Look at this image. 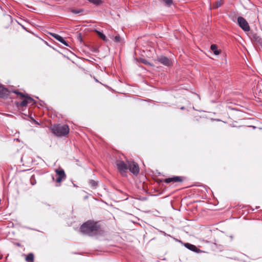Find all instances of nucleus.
<instances>
[{"instance_id":"1","label":"nucleus","mask_w":262,"mask_h":262,"mask_svg":"<svg viewBox=\"0 0 262 262\" xmlns=\"http://www.w3.org/2000/svg\"><path fill=\"white\" fill-rule=\"evenodd\" d=\"M80 230L84 235L93 236L99 233L100 226L96 222L88 221L80 226Z\"/></svg>"},{"instance_id":"2","label":"nucleus","mask_w":262,"mask_h":262,"mask_svg":"<svg viewBox=\"0 0 262 262\" xmlns=\"http://www.w3.org/2000/svg\"><path fill=\"white\" fill-rule=\"evenodd\" d=\"M52 133L57 136H64L69 133V127L67 125L54 124L51 127Z\"/></svg>"},{"instance_id":"3","label":"nucleus","mask_w":262,"mask_h":262,"mask_svg":"<svg viewBox=\"0 0 262 262\" xmlns=\"http://www.w3.org/2000/svg\"><path fill=\"white\" fill-rule=\"evenodd\" d=\"M128 161H126L127 163L121 160H117L116 161L118 170L122 176H126V171L128 169Z\"/></svg>"},{"instance_id":"4","label":"nucleus","mask_w":262,"mask_h":262,"mask_svg":"<svg viewBox=\"0 0 262 262\" xmlns=\"http://www.w3.org/2000/svg\"><path fill=\"white\" fill-rule=\"evenodd\" d=\"M237 23L239 26L245 32H248L250 30V26L247 20L243 17L239 16L237 18Z\"/></svg>"},{"instance_id":"5","label":"nucleus","mask_w":262,"mask_h":262,"mask_svg":"<svg viewBox=\"0 0 262 262\" xmlns=\"http://www.w3.org/2000/svg\"><path fill=\"white\" fill-rule=\"evenodd\" d=\"M128 169L135 176H137L139 172L138 164L133 161H128Z\"/></svg>"},{"instance_id":"6","label":"nucleus","mask_w":262,"mask_h":262,"mask_svg":"<svg viewBox=\"0 0 262 262\" xmlns=\"http://www.w3.org/2000/svg\"><path fill=\"white\" fill-rule=\"evenodd\" d=\"M55 171L57 175L55 181L57 183H60L63 180L66 179V175L63 169H56Z\"/></svg>"},{"instance_id":"7","label":"nucleus","mask_w":262,"mask_h":262,"mask_svg":"<svg viewBox=\"0 0 262 262\" xmlns=\"http://www.w3.org/2000/svg\"><path fill=\"white\" fill-rule=\"evenodd\" d=\"M11 91L3 85H0V98L5 99L8 97Z\"/></svg>"},{"instance_id":"8","label":"nucleus","mask_w":262,"mask_h":262,"mask_svg":"<svg viewBox=\"0 0 262 262\" xmlns=\"http://www.w3.org/2000/svg\"><path fill=\"white\" fill-rule=\"evenodd\" d=\"M158 61L166 66H169L171 64L169 58L164 56H159L158 57Z\"/></svg>"},{"instance_id":"9","label":"nucleus","mask_w":262,"mask_h":262,"mask_svg":"<svg viewBox=\"0 0 262 262\" xmlns=\"http://www.w3.org/2000/svg\"><path fill=\"white\" fill-rule=\"evenodd\" d=\"M183 180L181 177L174 176L172 178L165 179L164 182L166 183H170V182H181Z\"/></svg>"},{"instance_id":"10","label":"nucleus","mask_w":262,"mask_h":262,"mask_svg":"<svg viewBox=\"0 0 262 262\" xmlns=\"http://www.w3.org/2000/svg\"><path fill=\"white\" fill-rule=\"evenodd\" d=\"M54 38H55L56 39H57L58 41L60 42L61 43H63L64 45L69 47V43L67 41H66L64 38L60 36L58 34H55V33H51L50 34Z\"/></svg>"},{"instance_id":"11","label":"nucleus","mask_w":262,"mask_h":262,"mask_svg":"<svg viewBox=\"0 0 262 262\" xmlns=\"http://www.w3.org/2000/svg\"><path fill=\"white\" fill-rule=\"evenodd\" d=\"M186 248H187L188 249L190 250V251H192L193 252H195L196 253H200V252H202V250H201L200 249H198L195 245L189 244V243H185L184 244Z\"/></svg>"},{"instance_id":"12","label":"nucleus","mask_w":262,"mask_h":262,"mask_svg":"<svg viewBox=\"0 0 262 262\" xmlns=\"http://www.w3.org/2000/svg\"><path fill=\"white\" fill-rule=\"evenodd\" d=\"M23 100L21 101L19 103H17V106H20L21 107L26 106L28 104V100L27 96L23 98Z\"/></svg>"},{"instance_id":"13","label":"nucleus","mask_w":262,"mask_h":262,"mask_svg":"<svg viewBox=\"0 0 262 262\" xmlns=\"http://www.w3.org/2000/svg\"><path fill=\"white\" fill-rule=\"evenodd\" d=\"M210 49L215 55H219L220 54V52L218 50L217 46L216 45H211Z\"/></svg>"},{"instance_id":"14","label":"nucleus","mask_w":262,"mask_h":262,"mask_svg":"<svg viewBox=\"0 0 262 262\" xmlns=\"http://www.w3.org/2000/svg\"><path fill=\"white\" fill-rule=\"evenodd\" d=\"M34 254L32 253H29L26 257V260L27 262H33L34 260Z\"/></svg>"},{"instance_id":"15","label":"nucleus","mask_w":262,"mask_h":262,"mask_svg":"<svg viewBox=\"0 0 262 262\" xmlns=\"http://www.w3.org/2000/svg\"><path fill=\"white\" fill-rule=\"evenodd\" d=\"M222 3L221 2V0L217 1L212 4V8L213 9H217L221 6Z\"/></svg>"},{"instance_id":"16","label":"nucleus","mask_w":262,"mask_h":262,"mask_svg":"<svg viewBox=\"0 0 262 262\" xmlns=\"http://www.w3.org/2000/svg\"><path fill=\"white\" fill-rule=\"evenodd\" d=\"M12 92L17 94V95H19L20 96V99H23L24 98L26 97L27 96V94H24L23 93L18 92L17 90L12 91Z\"/></svg>"},{"instance_id":"17","label":"nucleus","mask_w":262,"mask_h":262,"mask_svg":"<svg viewBox=\"0 0 262 262\" xmlns=\"http://www.w3.org/2000/svg\"><path fill=\"white\" fill-rule=\"evenodd\" d=\"M27 98L28 102V104L30 105H33L35 103V101L31 97L27 94Z\"/></svg>"},{"instance_id":"18","label":"nucleus","mask_w":262,"mask_h":262,"mask_svg":"<svg viewBox=\"0 0 262 262\" xmlns=\"http://www.w3.org/2000/svg\"><path fill=\"white\" fill-rule=\"evenodd\" d=\"M97 33L98 34V35H99V36L102 39H103L104 41H107V38L105 36V35L102 33V32L99 31H97Z\"/></svg>"},{"instance_id":"19","label":"nucleus","mask_w":262,"mask_h":262,"mask_svg":"<svg viewBox=\"0 0 262 262\" xmlns=\"http://www.w3.org/2000/svg\"><path fill=\"white\" fill-rule=\"evenodd\" d=\"M89 184L91 185V186L94 188H96V187L98 185V183L96 181H95V180H90L89 181Z\"/></svg>"},{"instance_id":"20","label":"nucleus","mask_w":262,"mask_h":262,"mask_svg":"<svg viewBox=\"0 0 262 262\" xmlns=\"http://www.w3.org/2000/svg\"><path fill=\"white\" fill-rule=\"evenodd\" d=\"M90 3L96 5H99L101 4L102 2L101 0H88Z\"/></svg>"},{"instance_id":"21","label":"nucleus","mask_w":262,"mask_h":262,"mask_svg":"<svg viewBox=\"0 0 262 262\" xmlns=\"http://www.w3.org/2000/svg\"><path fill=\"white\" fill-rule=\"evenodd\" d=\"M163 2L165 4V5L168 6L170 7L173 3L172 0H162Z\"/></svg>"},{"instance_id":"22","label":"nucleus","mask_w":262,"mask_h":262,"mask_svg":"<svg viewBox=\"0 0 262 262\" xmlns=\"http://www.w3.org/2000/svg\"><path fill=\"white\" fill-rule=\"evenodd\" d=\"M71 12L73 14H78V13H80L81 12H83V10L82 9H72L71 10Z\"/></svg>"},{"instance_id":"23","label":"nucleus","mask_w":262,"mask_h":262,"mask_svg":"<svg viewBox=\"0 0 262 262\" xmlns=\"http://www.w3.org/2000/svg\"><path fill=\"white\" fill-rule=\"evenodd\" d=\"M114 40L115 41L117 42H119L121 41V38H120V36L119 35H117L116 36H115L114 37Z\"/></svg>"},{"instance_id":"24","label":"nucleus","mask_w":262,"mask_h":262,"mask_svg":"<svg viewBox=\"0 0 262 262\" xmlns=\"http://www.w3.org/2000/svg\"><path fill=\"white\" fill-rule=\"evenodd\" d=\"M79 37L80 38V40H81V34H79Z\"/></svg>"},{"instance_id":"25","label":"nucleus","mask_w":262,"mask_h":262,"mask_svg":"<svg viewBox=\"0 0 262 262\" xmlns=\"http://www.w3.org/2000/svg\"><path fill=\"white\" fill-rule=\"evenodd\" d=\"M181 108L182 110H183V109H184V107H182Z\"/></svg>"}]
</instances>
